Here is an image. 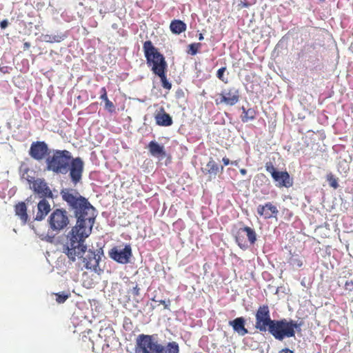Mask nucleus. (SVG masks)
Here are the masks:
<instances>
[{"label": "nucleus", "instance_id": "1", "mask_svg": "<svg viewBox=\"0 0 353 353\" xmlns=\"http://www.w3.org/2000/svg\"><path fill=\"white\" fill-rule=\"evenodd\" d=\"M60 194L64 201L74 210L77 218V223L70 232V241L68 243L65 253L73 258L85 249L82 246V241L91 233L94 221L95 209L88 201L72 188H63Z\"/></svg>", "mask_w": 353, "mask_h": 353}, {"label": "nucleus", "instance_id": "2", "mask_svg": "<svg viewBox=\"0 0 353 353\" xmlns=\"http://www.w3.org/2000/svg\"><path fill=\"white\" fill-rule=\"evenodd\" d=\"M254 327L261 332H268L275 339L283 341L295 336V330H301V323L293 320L272 319L268 305H260L255 314Z\"/></svg>", "mask_w": 353, "mask_h": 353}, {"label": "nucleus", "instance_id": "3", "mask_svg": "<svg viewBox=\"0 0 353 353\" xmlns=\"http://www.w3.org/2000/svg\"><path fill=\"white\" fill-rule=\"evenodd\" d=\"M84 163L80 157L72 159L68 150H54L46 159V168L56 174H65L70 172L72 182L76 185L82 178Z\"/></svg>", "mask_w": 353, "mask_h": 353}, {"label": "nucleus", "instance_id": "4", "mask_svg": "<svg viewBox=\"0 0 353 353\" xmlns=\"http://www.w3.org/2000/svg\"><path fill=\"white\" fill-rule=\"evenodd\" d=\"M162 350L153 335L141 334L137 338L135 353H162Z\"/></svg>", "mask_w": 353, "mask_h": 353}, {"label": "nucleus", "instance_id": "5", "mask_svg": "<svg viewBox=\"0 0 353 353\" xmlns=\"http://www.w3.org/2000/svg\"><path fill=\"white\" fill-rule=\"evenodd\" d=\"M265 170L271 174L276 185L279 188H290L293 185V179L287 171H279L272 161L265 164Z\"/></svg>", "mask_w": 353, "mask_h": 353}, {"label": "nucleus", "instance_id": "6", "mask_svg": "<svg viewBox=\"0 0 353 353\" xmlns=\"http://www.w3.org/2000/svg\"><path fill=\"white\" fill-rule=\"evenodd\" d=\"M48 223L53 231L59 232L69 224L68 212L63 209L54 210L48 218Z\"/></svg>", "mask_w": 353, "mask_h": 353}, {"label": "nucleus", "instance_id": "7", "mask_svg": "<svg viewBox=\"0 0 353 353\" xmlns=\"http://www.w3.org/2000/svg\"><path fill=\"white\" fill-rule=\"evenodd\" d=\"M85 239L86 238H84L83 240L82 241V246L85 247V249L83 251L81 252L79 254H77L74 256V259L70 257L68 254L67 256L72 261H74L76 260V257L82 258L83 262L84 263V267L86 269L95 270V268L99 265V259L97 258V254H95V252L91 250H87V246L83 244Z\"/></svg>", "mask_w": 353, "mask_h": 353}, {"label": "nucleus", "instance_id": "8", "mask_svg": "<svg viewBox=\"0 0 353 353\" xmlns=\"http://www.w3.org/2000/svg\"><path fill=\"white\" fill-rule=\"evenodd\" d=\"M220 99H216L215 103L216 105L224 103L227 105L232 106L236 104L240 99V92L239 89L231 87L223 90L219 94Z\"/></svg>", "mask_w": 353, "mask_h": 353}, {"label": "nucleus", "instance_id": "9", "mask_svg": "<svg viewBox=\"0 0 353 353\" xmlns=\"http://www.w3.org/2000/svg\"><path fill=\"white\" fill-rule=\"evenodd\" d=\"M149 50H151V49L148 48L145 50V59L148 65L152 66L153 73L157 75L162 72H166L167 63L163 55L161 53H155L154 55L156 54V56L154 57V54H152L153 59H157V61H154L150 57L151 54H149Z\"/></svg>", "mask_w": 353, "mask_h": 353}, {"label": "nucleus", "instance_id": "10", "mask_svg": "<svg viewBox=\"0 0 353 353\" xmlns=\"http://www.w3.org/2000/svg\"><path fill=\"white\" fill-rule=\"evenodd\" d=\"M30 188L41 199H54L52 192L44 179H34L32 182Z\"/></svg>", "mask_w": 353, "mask_h": 353}, {"label": "nucleus", "instance_id": "11", "mask_svg": "<svg viewBox=\"0 0 353 353\" xmlns=\"http://www.w3.org/2000/svg\"><path fill=\"white\" fill-rule=\"evenodd\" d=\"M132 255V248L129 244L125 245L123 249H121L118 246H114L109 251V256L114 261L121 264L128 263Z\"/></svg>", "mask_w": 353, "mask_h": 353}, {"label": "nucleus", "instance_id": "12", "mask_svg": "<svg viewBox=\"0 0 353 353\" xmlns=\"http://www.w3.org/2000/svg\"><path fill=\"white\" fill-rule=\"evenodd\" d=\"M48 146L44 141L33 142L29 150L30 156L35 160L41 161L48 154Z\"/></svg>", "mask_w": 353, "mask_h": 353}, {"label": "nucleus", "instance_id": "13", "mask_svg": "<svg viewBox=\"0 0 353 353\" xmlns=\"http://www.w3.org/2000/svg\"><path fill=\"white\" fill-rule=\"evenodd\" d=\"M256 211L257 214L265 219L276 217L279 213L276 206L271 202H268L264 205H259L257 207Z\"/></svg>", "mask_w": 353, "mask_h": 353}, {"label": "nucleus", "instance_id": "14", "mask_svg": "<svg viewBox=\"0 0 353 353\" xmlns=\"http://www.w3.org/2000/svg\"><path fill=\"white\" fill-rule=\"evenodd\" d=\"M154 119L156 123L159 126L167 127L172 125L173 123L172 117L165 111L163 107L155 114Z\"/></svg>", "mask_w": 353, "mask_h": 353}, {"label": "nucleus", "instance_id": "15", "mask_svg": "<svg viewBox=\"0 0 353 353\" xmlns=\"http://www.w3.org/2000/svg\"><path fill=\"white\" fill-rule=\"evenodd\" d=\"M229 325L240 336H244L248 333V330L245 327V319L243 317H237L232 321H230Z\"/></svg>", "mask_w": 353, "mask_h": 353}, {"label": "nucleus", "instance_id": "16", "mask_svg": "<svg viewBox=\"0 0 353 353\" xmlns=\"http://www.w3.org/2000/svg\"><path fill=\"white\" fill-rule=\"evenodd\" d=\"M50 205L46 199H41L37 203V212L34 217L36 221H41L45 219L50 211Z\"/></svg>", "mask_w": 353, "mask_h": 353}, {"label": "nucleus", "instance_id": "17", "mask_svg": "<svg viewBox=\"0 0 353 353\" xmlns=\"http://www.w3.org/2000/svg\"><path fill=\"white\" fill-rule=\"evenodd\" d=\"M15 214L19 216L23 224H26L28 221L27 213V206L25 202L21 201L14 205Z\"/></svg>", "mask_w": 353, "mask_h": 353}, {"label": "nucleus", "instance_id": "18", "mask_svg": "<svg viewBox=\"0 0 353 353\" xmlns=\"http://www.w3.org/2000/svg\"><path fill=\"white\" fill-rule=\"evenodd\" d=\"M148 148L151 155L154 157H164L165 152L163 145H159L157 142L152 141L148 143Z\"/></svg>", "mask_w": 353, "mask_h": 353}, {"label": "nucleus", "instance_id": "19", "mask_svg": "<svg viewBox=\"0 0 353 353\" xmlns=\"http://www.w3.org/2000/svg\"><path fill=\"white\" fill-rule=\"evenodd\" d=\"M187 26L181 20L174 19L170 24V31L175 34H180L186 30Z\"/></svg>", "mask_w": 353, "mask_h": 353}, {"label": "nucleus", "instance_id": "20", "mask_svg": "<svg viewBox=\"0 0 353 353\" xmlns=\"http://www.w3.org/2000/svg\"><path fill=\"white\" fill-rule=\"evenodd\" d=\"M219 172V167L218 164L210 158L209 161L207 163L205 168L203 170V172L205 174H209L210 177H215Z\"/></svg>", "mask_w": 353, "mask_h": 353}, {"label": "nucleus", "instance_id": "21", "mask_svg": "<svg viewBox=\"0 0 353 353\" xmlns=\"http://www.w3.org/2000/svg\"><path fill=\"white\" fill-rule=\"evenodd\" d=\"M101 96L100 99L105 101V108L110 112H113L114 111L115 107L112 101H110L108 98L107 90L105 87L101 88L100 90Z\"/></svg>", "mask_w": 353, "mask_h": 353}, {"label": "nucleus", "instance_id": "22", "mask_svg": "<svg viewBox=\"0 0 353 353\" xmlns=\"http://www.w3.org/2000/svg\"><path fill=\"white\" fill-rule=\"evenodd\" d=\"M242 111L243 115L241 117V121L243 123L252 121L256 118V110L254 108L245 109L243 106L242 107Z\"/></svg>", "mask_w": 353, "mask_h": 353}, {"label": "nucleus", "instance_id": "23", "mask_svg": "<svg viewBox=\"0 0 353 353\" xmlns=\"http://www.w3.org/2000/svg\"><path fill=\"white\" fill-rule=\"evenodd\" d=\"M241 230L243 231L245 236H246L247 243L249 242L250 244H254L256 240L255 231L248 226L241 228Z\"/></svg>", "mask_w": 353, "mask_h": 353}, {"label": "nucleus", "instance_id": "24", "mask_svg": "<svg viewBox=\"0 0 353 353\" xmlns=\"http://www.w3.org/2000/svg\"><path fill=\"white\" fill-rule=\"evenodd\" d=\"M236 241L241 248H246L248 247L247 239L241 228L239 229L236 232Z\"/></svg>", "mask_w": 353, "mask_h": 353}, {"label": "nucleus", "instance_id": "25", "mask_svg": "<svg viewBox=\"0 0 353 353\" xmlns=\"http://www.w3.org/2000/svg\"><path fill=\"white\" fill-rule=\"evenodd\" d=\"M148 48H150L151 49V50H149V54H151V59H153L154 61H157V59H153L152 57V54H154L155 53H160L157 48H156L153 43H152L151 41L148 40V41H146L143 43V52H144V54L145 55V50H148ZM155 55H154V57H155Z\"/></svg>", "mask_w": 353, "mask_h": 353}, {"label": "nucleus", "instance_id": "26", "mask_svg": "<svg viewBox=\"0 0 353 353\" xmlns=\"http://www.w3.org/2000/svg\"><path fill=\"white\" fill-rule=\"evenodd\" d=\"M43 39L48 43H59L64 39V36L63 34H44L43 35Z\"/></svg>", "mask_w": 353, "mask_h": 353}, {"label": "nucleus", "instance_id": "27", "mask_svg": "<svg viewBox=\"0 0 353 353\" xmlns=\"http://www.w3.org/2000/svg\"><path fill=\"white\" fill-rule=\"evenodd\" d=\"M54 295L55 296V300L58 303H63L70 296V292L69 291H63L54 293Z\"/></svg>", "mask_w": 353, "mask_h": 353}, {"label": "nucleus", "instance_id": "28", "mask_svg": "<svg viewBox=\"0 0 353 353\" xmlns=\"http://www.w3.org/2000/svg\"><path fill=\"white\" fill-rule=\"evenodd\" d=\"M166 72H162L160 74H157L161 79V84L163 88L167 90H170L172 88V83L168 81L165 74Z\"/></svg>", "mask_w": 353, "mask_h": 353}, {"label": "nucleus", "instance_id": "29", "mask_svg": "<svg viewBox=\"0 0 353 353\" xmlns=\"http://www.w3.org/2000/svg\"><path fill=\"white\" fill-rule=\"evenodd\" d=\"M201 47V43H193L188 46V53L191 55H195L198 53L199 50Z\"/></svg>", "mask_w": 353, "mask_h": 353}, {"label": "nucleus", "instance_id": "30", "mask_svg": "<svg viewBox=\"0 0 353 353\" xmlns=\"http://www.w3.org/2000/svg\"><path fill=\"white\" fill-rule=\"evenodd\" d=\"M327 180L329 181L330 185L334 189H336L339 187L337 179L332 174L330 173L327 175Z\"/></svg>", "mask_w": 353, "mask_h": 353}, {"label": "nucleus", "instance_id": "31", "mask_svg": "<svg viewBox=\"0 0 353 353\" xmlns=\"http://www.w3.org/2000/svg\"><path fill=\"white\" fill-rule=\"evenodd\" d=\"M226 70L225 67H222L217 70L216 77L223 82L227 83L228 79L224 77V73Z\"/></svg>", "mask_w": 353, "mask_h": 353}, {"label": "nucleus", "instance_id": "32", "mask_svg": "<svg viewBox=\"0 0 353 353\" xmlns=\"http://www.w3.org/2000/svg\"><path fill=\"white\" fill-rule=\"evenodd\" d=\"M290 263L292 265L296 267V268H301L303 265V261L299 257H291Z\"/></svg>", "mask_w": 353, "mask_h": 353}, {"label": "nucleus", "instance_id": "33", "mask_svg": "<svg viewBox=\"0 0 353 353\" xmlns=\"http://www.w3.org/2000/svg\"><path fill=\"white\" fill-rule=\"evenodd\" d=\"M153 301H157V302H159L160 304H162L163 306H164V309H169V306L170 305V300H168L167 301H165V300H159V301H157L155 299V298H153L152 299Z\"/></svg>", "mask_w": 353, "mask_h": 353}, {"label": "nucleus", "instance_id": "34", "mask_svg": "<svg viewBox=\"0 0 353 353\" xmlns=\"http://www.w3.org/2000/svg\"><path fill=\"white\" fill-rule=\"evenodd\" d=\"M344 288L345 290L352 292L353 290V281H347Z\"/></svg>", "mask_w": 353, "mask_h": 353}, {"label": "nucleus", "instance_id": "35", "mask_svg": "<svg viewBox=\"0 0 353 353\" xmlns=\"http://www.w3.org/2000/svg\"><path fill=\"white\" fill-rule=\"evenodd\" d=\"M130 293L134 296H138L140 294V288L138 286V285H136L131 290Z\"/></svg>", "mask_w": 353, "mask_h": 353}, {"label": "nucleus", "instance_id": "36", "mask_svg": "<svg viewBox=\"0 0 353 353\" xmlns=\"http://www.w3.org/2000/svg\"><path fill=\"white\" fill-rule=\"evenodd\" d=\"M8 26V21L7 19H4L0 22V27L1 29H5Z\"/></svg>", "mask_w": 353, "mask_h": 353}, {"label": "nucleus", "instance_id": "37", "mask_svg": "<svg viewBox=\"0 0 353 353\" xmlns=\"http://www.w3.org/2000/svg\"><path fill=\"white\" fill-rule=\"evenodd\" d=\"M279 353H294V352L289 348H284L279 351Z\"/></svg>", "mask_w": 353, "mask_h": 353}, {"label": "nucleus", "instance_id": "38", "mask_svg": "<svg viewBox=\"0 0 353 353\" xmlns=\"http://www.w3.org/2000/svg\"><path fill=\"white\" fill-rule=\"evenodd\" d=\"M222 161H223L224 165H225V166L229 165L230 162V159L228 158H227V157H223V159H222Z\"/></svg>", "mask_w": 353, "mask_h": 353}, {"label": "nucleus", "instance_id": "39", "mask_svg": "<svg viewBox=\"0 0 353 353\" xmlns=\"http://www.w3.org/2000/svg\"><path fill=\"white\" fill-rule=\"evenodd\" d=\"M240 172L242 175H245L247 174V170L244 168L240 170Z\"/></svg>", "mask_w": 353, "mask_h": 353}, {"label": "nucleus", "instance_id": "40", "mask_svg": "<svg viewBox=\"0 0 353 353\" xmlns=\"http://www.w3.org/2000/svg\"><path fill=\"white\" fill-rule=\"evenodd\" d=\"M257 177L258 178H263V179H265V175L263 174H258L257 175Z\"/></svg>", "mask_w": 353, "mask_h": 353}, {"label": "nucleus", "instance_id": "41", "mask_svg": "<svg viewBox=\"0 0 353 353\" xmlns=\"http://www.w3.org/2000/svg\"><path fill=\"white\" fill-rule=\"evenodd\" d=\"M199 41H202L203 39V34H199Z\"/></svg>", "mask_w": 353, "mask_h": 353}, {"label": "nucleus", "instance_id": "42", "mask_svg": "<svg viewBox=\"0 0 353 353\" xmlns=\"http://www.w3.org/2000/svg\"><path fill=\"white\" fill-rule=\"evenodd\" d=\"M24 46H25L26 48H29L30 47V43L26 42V43H24Z\"/></svg>", "mask_w": 353, "mask_h": 353}, {"label": "nucleus", "instance_id": "43", "mask_svg": "<svg viewBox=\"0 0 353 353\" xmlns=\"http://www.w3.org/2000/svg\"><path fill=\"white\" fill-rule=\"evenodd\" d=\"M223 166H221V171H223Z\"/></svg>", "mask_w": 353, "mask_h": 353}, {"label": "nucleus", "instance_id": "44", "mask_svg": "<svg viewBox=\"0 0 353 353\" xmlns=\"http://www.w3.org/2000/svg\"><path fill=\"white\" fill-rule=\"evenodd\" d=\"M232 164H236V162H232Z\"/></svg>", "mask_w": 353, "mask_h": 353}]
</instances>
